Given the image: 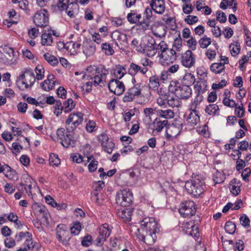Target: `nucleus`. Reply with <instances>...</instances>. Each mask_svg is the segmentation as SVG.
<instances>
[{"mask_svg":"<svg viewBox=\"0 0 251 251\" xmlns=\"http://www.w3.org/2000/svg\"><path fill=\"white\" fill-rule=\"evenodd\" d=\"M205 187L204 180L199 176L193 177L191 180L186 181L185 185L187 192L195 197L203 193Z\"/></svg>","mask_w":251,"mask_h":251,"instance_id":"obj_1","label":"nucleus"},{"mask_svg":"<svg viewBox=\"0 0 251 251\" xmlns=\"http://www.w3.org/2000/svg\"><path fill=\"white\" fill-rule=\"evenodd\" d=\"M169 91L174 93L178 99L186 100L189 98L192 94V89L189 86L181 85L176 81L170 82Z\"/></svg>","mask_w":251,"mask_h":251,"instance_id":"obj_2","label":"nucleus"},{"mask_svg":"<svg viewBox=\"0 0 251 251\" xmlns=\"http://www.w3.org/2000/svg\"><path fill=\"white\" fill-rule=\"evenodd\" d=\"M74 130L67 129L65 130L64 128H60L57 130V140L63 147L68 148L69 146L73 147L74 146Z\"/></svg>","mask_w":251,"mask_h":251,"instance_id":"obj_3","label":"nucleus"},{"mask_svg":"<svg viewBox=\"0 0 251 251\" xmlns=\"http://www.w3.org/2000/svg\"><path fill=\"white\" fill-rule=\"evenodd\" d=\"M34 74L32 70H26L18 77L17 83L22 90L31 88L35 81Z\"/></svg>","mask_w":251,"mask_h":251,"instance_id":"obj_4","label":"nucleus"},{"mask_svg":"<svg viewBox=\"0 0 251 251\" xmlns=\"http://www.w3.org/2000/svg\"><path fill=\"white\" fill-rule=\"evenodd\" d=\"M133 194L128 189L118 191L116 196V203L123 207H128L132 203Z\"/></svg>","mask_w":251,"mask_h":251,"instance_id":"obj_5","label":"nucleus"},{"mask_svg":"<svg viewBox=\"0 0 251 251\" xmlns=\"http://www.w3.org/2000/svg\"><path fill=\"white\" fill-rule=\"evenodd\" d=\"M108 70L101 64L98 65V68L96 74L92 77L93 79V85L95 86L100 85V86H104L106 84V79L108 75Z\"/></svg>","mask_w":251,"mask_h":251,"instance_id":"obj_6","label":"nucleus"},{"mask_svg":"<svg viewBox=\"0 0 251 251\" xmlns=\"http://www.w3.org/2000/svg\"><path fill=\"white\" fill-rule=\"evenodd\" d=\"M84 114L81 112L71 113L65 122L66 128L69 130H75L80 125L83 120Z\"/></svg>","mask_w":251,"mask_h":251,"instance_id":"obj_7","label":"nucleus"},{"mask_svg":"<svg viewBox=\"0 0 251 251\" xmlns=\"http://www.w3.org/2000/svg\"><path fill=\"white\" fill-rule=\"evenodd\" d=\"M141 85L139 83L134 85L128 89L125 94L123 101L124 102H130L134 100L141 98L143 95L141 93Z\"/></svg>","mask_w":251,"mask_h":251,"instance_id":"obj_8","label":"nucleus"},{"mask_svg":"<svg viewBox=\"0 0 251 251\" xmlns=\"http://www.w3.org/2000/svg\"><path fill=\"white\" fill-rule=\"evenodd\" d=\"M141 85L139 83L134 85L128 89L125 94L123 101L124 102H130L134 100L141 98L143 95L141 93Z\"/></svg>","mask_w":251,"mask_h":251,"instance_id":"obj_9","label":"nucleus"},{"mask_svg":"<svg viewBox=\"0 0 251 251\" xmlns=\"http://www.w3.org/2000/svg\"><path fill=\"white\" fill-rule=\"evenodd\" d=\"M182 129V123L179 120L174 121L171 125H169L166 128V138L168 140H173L180 133Z\"/></svg>","mask_w":251,"mask_h":251,"instance_id":"obj_10","label":"nucleus"},{"mask_svg":"<svg viewBox=\"0 0 251 251\" xmlns=\"http://www.w3.org/2000/svg\"><path fill=\"white\" fill-rule=\"evenodd\" d=\"M14 52L13 48L7 46L0 47V61L6 64L14 63Z\"/></svg>","mask_w":251,"mask_h":251,"instance_id":"obj_11","label":"nucleus"},{"mask_svg":"<svg viewBox=\"0 0 251 251\" xmlns=\"http://www.w3.org/2000/svg\"><path fill=\"white\" fill-rule=\"evenodd\" d=\"M178 210L180 214L183 217H189L196 213V205L195 202L192 201L182 202L180 205Z\"/></svg>","mask_w":251,"mask_h":251,"instance_id":"obj_12","label":"nucleus"},{"mask_svg":"<svg viewBox=\"0 0 251 251\" xmlns=\"http://www.w3.org/2000/svg\"><path fill=\"white\" fill-rule=\"evenodd\" d=\"M49 15L48 11L45 9L37 11L33 17L34 23L38 27L47 26L49 22Z\"/></svg>","mask_w":251,"mask_h":251,"instance_id":"obj_13","label":"nucleus"},{"mask_svg":"<svg viewBox=\"0 0 251 251\" xmlns=\"http://www.w3.org/2000/svg\"><path fill=\"white\" fill-rule=\"evenodd\" d=\"M56 238L63 245L68 246L71 238L69 231L64 225H59L56 228Z\"/></svg>","mask_w":251,"mask_h":251,"instance_id":"obj_14","label":"nucleus"},{"mask_svg":"<svg viewBox=\"0 0 251 251\" xmlns=\"http://www.w3.org/2000/svg\"><path fill=\"white\" fill-rule=\"evenodd\" d=\"M141 228L146 232L159 231L157 222L154 218L146 217L140 221Z\"/></svg>","mask_w":251,"mask_h":251,"instance_id":"obj_15","label":"nucleus"},{"mask_svg":"<svg viewBox=\"0 0 251 251\" xmlns=\"http://www.w3.org/2000/svg\"><path fill=\"white\" fill-rule=\"evenodd\" d=\"M98 230L99 235L96 241L97 246H100L103 244L111 234V227L108 224L105 223L100 226Z\"/></svg>","mask_w":251,"mask_h":251,"instance_id":"obj_16","label":"nucleus"},{"mask_svg":"<svg viewBox=\"0 0 251 251\" xmlns=\"http://www.w3.org/2000/svg\"><path fill=\"white\" fill-rule=\"evenodd\" d=\"M108 87L111 92L118 96L122 95L125 90L124 83L118 79H111L108 83Z\"/></svg>","mask_w":251,"mask_h":251,"instance_id":"obj_17","label":"nucleus"},{"mask_svg":"<svg viewBox=\"0 0 251 251\" xmlns=\"http://www.w3.org/2000/svg\"><path fill=\"white\" fill-rule=\"evenodd\" d=\"M111 37L115 41L116 44L120 49H123L127 46V38L126 34L115 30L112 32Z\"/></svg>","mask_w":251,"mask_h":251,"instance_id":"obj_18","label":"nucleus"},{"mask_svg":"<svg viewBox=\"0 0 251 251\" xmlns=\"http://www.w3.org/2000/svg\"><path fill=\"white\" fill-rule=\"evenodd\" d=\"M181 62L183 66L189 68L194 65L195 58L192 51L188 50L182 54Z\"/></svg>","mask_w":251,"mask_h":251,"instance_id":"obj_19","label":"nucleus"},{"mask_svg":"<svg viewBox=\"0 0 251 251\" xmlns=\"http://www.w3.org/2000/svg\"><path fill=\"white\" fill-rule=\"evenodd\" d=\"M82 52L87 56L93 55L96 50V47L95 43L91 40H85L83 42Z\"/></svg>","mask_w":251,"mask_h":251,"instance_id":"obj_20","label":"nucleus"},{"mask_svg":"<svg viewBox=\"0 0 251 251\" xmlns=\"http://www.w3.org/2000/svg\"><path fill=\"white\" fill-rule=\"evenodd\" d=\"M176 52L174 49H169L165 52L159 54L160 58L164 61H166L167 64L172 63L175 61L176 59Z\"/></svg>","mask_w":251,"mask_h":251,"instance_id":"obj_21","label":"nucleus"},{"mask_svg":"<svg viewBox=\"0 0 251 251\" xmlns=\"http://www.w3.org/2000/svg\"><path fill=\"white\" fill-rule=\"evenodd\" d=\"M150 6L156 13L162 14L165 10V2L163 0H151Z\"/></svg>","mask_w":251,"mask_h":251,"instance_id":"obj_22","label":"nucleus"},{"mask_svg":"<svg viewBox=\"0 0 251 251\" xmlns=\"http://www.w3.org/2000/svg\"><path fill=\"white\" fill-rule=\"evenodd\" d=\"M168 123V122L167 120L161 121L160 118H156L150 125V127L153 132H160L167 126Z\"/></svg>","mask_w":251,"mask_h":251,"instance_id":"obj_23","label":"nucleus"},{"mask_svg":"<svg viewBox=\"0 0 251 251\" xmlns=\"http://www.w3.org/2000/svg\"><path fill=\"white\" fill-rule=\"evenodd\" d=\"M159 231H151L146 232V235H139L138 238L148 245L154 243L157 238L156 233Z\"/></svg>","mask_w":251,"mask_h":251,"instance_id":"obj_24","label":"nucleus"},{"mask_svg":"<svg viewBox=\"0 0 251 251\" xmlns=\"http://www.w3.org/2000/svg\"><path fill=\"white\" fill-rule=\"evenodd\" d=\"M63 48L65 49L71 54L75 55L79 52L81 44L75 43L73 41L67 42L65 44L62 43Z\"/></svg>","mask_w":251,"mask_h":251,"instance_id":"obj_25","label":"nucleus"},{"mask_svg":"<svg viewBox=\"0 0 251 251\" xmlns=\"http://www.w3.org/2000/svg\"><path fill=\"white\" fill-rule=\"evenodd\" d=\"M53 79L54 76L52 75H49L47 79L41 83V88L46 91H49L53 89L55 82Z\"/></svg>","mask_w":251,"mask_h":251,"instance_id":"obj_26","label":"nucleus"},{"mask_svg":"<svg viewBox=\"0 0 251 251\" xmlns=\"http://www.w3.org/2000/svg\"><path fill=\"white\" fill-rule=\"evenodd\" d=\"M32 208L34 213L36 216L40 218H46L47 210L44 205L34 203L32 205Z\"/></svg>","mask_w":251,"mask_h":251,"instance_id":"obj_27","label":"nucleus"},{"mask_svg":"<svg viewBox=\"0 0 251 251\" xmlns=\"http://www.w3.org/2000/svg\"><path fill=\"white\" fill-rule=\"evenodd\" d=\"M148 70L147 67H142L140 65L134 63L130 64L128 69L129 73L132 75H136L138 72H140L144 75L146 74Z\"/></svg>","mask_w":251,"mask_h":251,"instance_id":"obj_28","label":"nucleus"},{"mask_svg":"<svg viewBox=\"0 0 251 251\" xmlns=\"http://www.w3.org/2000/svg\"><path fill=\"white\" fill-rule=\"evenodd\" d=\"M132 211L133 209L131 207L121 209L118 210V215L125 222H129L131 219Z\"/></svg>","mask_w":251,"mask_h":251,"instance_id":"obj_29","label":"nucleus"},{"mask_svg":"<svg viewBox=\"0 0 251 251\" xmlns=\"http://www.w3.org/2000/svg\"><path fill=\"white\" fill-rule=\"evenodd\" d=\"M186 118L187 124L190 126H195L200 122L198 111H191Z\"/></svg>","mask_w":251,"mask_h":251,"instance_id":"obj_30","label":"nucleus"},{"mask_svg":"<svg viewBox=\"0 0 251 251\" xmlns=\"http://www.w3.org/2000/svg\"><path fill=\"white\" fill-rule=\"evenodd\" d=\"M53 43V37L46 30L42 34L41 39V44L42 46H50Z\"/></svg>","mask_w":251,"mask_h":251,"instance_id":"obj_31","label":"nucleus"},{"mask_svg":"<svg viewBox=\"0 0 251 251\" xmlns=\"http://www.w3.org/2000/svg\"><path fill=\"white\" fill-rule=\"evenodd\" d=\"M91 200L98 205H101L103 204L104 201V197L103 194L97 191H93L91 193Z\"/></svg>","mask_w":251,"mask_h":251,"instance_id":"obj_32","label":"nucleus"},{"mask_svg":"<svg viewBox=\"0 0 251 251\" xmlns=\"http://www.w3.org/2000/svg\"><path fill=\"white\" fill-rule=\"evenodd\" d=\"M207 82L204 80H201L195 85V88L198 91L197 94L202 95L207 90Z\"/></svg>","mask_w":251,"mask_h":251,"instance_id":"obj_33","label":"nucleus"},{"mask_svg":"<svg viewBox=\"0 0 251 251\" xmlns=\"http://www.w3.org/2000/svg\"><path fill=\"white\" fill-rule=\"evenodd\" d=\"M150 37L148 36H144L140 41L138 46L136 48V50L141 53H143L144 50L147 48L149 45L148 43L150 41Z\"/></svg>","mask_w":251,"mask_h":251,"instance_id":"obj_34","label":"nucleus"},{"mask_svg":"<svg viewBox=\"0 0 251 251\" xmlns=\"http://www.w3.org/2000/svg\"><path fill=\"white\" fill-rule=\"evenodd\" d=\"M231 182L230 191L233 195L237 196L240 193L241 191L240 181L236 178H234Z\"/></svg>","mask_w":251,"mask_h":251,"instance_id":"obj_35","label":"nucleus"},{"mask_svg":"<svg viewBox=\"0 0 251 251\" xmlns=\"http://www.w3.org/2000/svg\"><path fill=\"white\" fill-rule=\"evenodd\" d=\"M157 115L161 118L167 120L168 119H171L174 116V112L171 109L161 110L159 109L157 111Z\"/></svg>","mask_w":251,"mask_h":251,"instance_id":"obj_36","label":"nucleus"},{"mask_svg":"<svg viewBox=\"0 0 251 251\" xmlns=\"http://www.w3.org/2000/svg\"><path fill=\"white\" fill-rule=\"evenodd\" d=\"M75 104L72 99L64 101L63 106L62 107V111L65 113H68L72 111L75 107Z\"/></svg>","mask_w":251,"mask_h":251,"instance_id":"obj_37","label":"nucleus"},{"mask_svg":"<svg viewBox=\"0 0 251 251\" xmlns=\"http://www.w3.org/2000/svg\"><path fill=\"white\" fill-rule=\"evenodd\" d=\"M149 87L152 90H157L160 86L159 78L156 75L151 77L149 79Z\"/></svg>","mask_w":251,"mask_h":251,"instance_id":"obj_38","label":"nucleus"},{"mask_svg":"<svg viewBox=\"0 0 251 251\" xmlns=\"http://www.w3.org/2000/svg\"><path fill=\"white\" fill-rule=\"evenodd\" d=\"M126 73L125 68L120 65L116 66L113 70V74L115 77H116V79H121Z\"/></svg>","mask_w":251,"mask_h":251,"instance_id":"obj_39","label":"nucleus"},{"mask_svg":"<svg viewBox=\"0 0 251 251\" xmlns=\"http://www.w3.org/2000/svg\"><path fill=\"white\" fill-rule=\"evenodd\" d=\"M203 100V96L202 95L197 94L195 97V100L192 102L190 105V111H198L196 109L199 107L200 103Z\"/></svg>","mask_w":251,"mask_h":251,"instance_id":"obj_40","label":"nucleus"},{"mask_svg":"<svg viewBox=\"0 0 251 251\" xmlns=\"http://www.w3.org/2000/svg\"><path fill=\"white\" fill-rule=\"evenodd\" d=\"M224 69L225 65L222 63H213L210 66V70L215 74H219Z\"/></svg>","mask_w":251,"mask_h":251,"instance_id":"obj_41","label":"nucleus"},{"mask_svg":"<svg viewBox=\"0 0 251 251\" xmlns=\"http://www.w3.org/2000/svg\"><path fill=\"white\" fill-rule=\"evenodd\" d=\"M183 82L184 85L189 86L193 84L195 81V76L191 73H186L183 77Z\"/></svg>","mask_w":251,"mask_h":251,"instance_id":"obj_42","label":"nucleus"},{"mask_svg":"<svg viewBox=\"0 0 251 251\" xmlns=\"http://www.w3.org/2000/svg\"><path fill=\"white\" fill-rule=\"evenodd\" d=\"M86 157L87 159V161L88 162H90V163L88 165V169L89 171L93 172L96 170L98 164V161L94 159L93 156L92 155H90L89 156H87Z\"/></svg>","mask_w":251,"mask_h":251,"instance_id":"obj_43","label":"nucleus"},{"mask_svg":"<svg viewBox=\"0 0 251 251\" xmlns=\"http://www.w3.org/2000/svg\"><path fill=\"white\" fill-rule=\"evenodd\" d=\"M141 19V14H136L135 13H129L127 15V19L131 24H136L138 22H139Z\"/></svg>","mask_w":251,"mask_h":251,"instance_id":"obj_44","label":"nucleus"},{"mask_svg":"<svg viewBox=\"0 0 251 251\" xmlns=\"http://www.w3.org/2000/svg\"><path fill=\"white\" fill-rule=\"evenodd\" d=\"M166 30L164 26H161L152 31L153 34L156 37L161 39L164 37L166 34Z\"/></svg>","mask_w":251,"mask_h":251,"instance_id":"obj_45","label":"nucleus"},{"mask_svg":"<svg viewBox=\"0 0 251 251\" xmlns=\"http://www.w3.org/2000/svg\"><path fill=\"white\" fill-rule=\"evenodd\" d=\"M155 49H156L153 46L152 43H151L148 46L145 50H144L143 53L149 57H152L157 52V50Z\"/></svg>","mask_w":251,"mask_h":251,"instance_id":"obj_46","label":"nucleus"},{"mask_svg":"<svg viewBox=\"0 0 251 251\" xmlns=\"http://www.w3.org/2000/svg\"><path fill=\"white\" fill-rule=\"evenodd\" d=\"M225 179V175L219 171H217L213 175V179L215 184L223 182Z\"/></svg>","mask_w":251,"mask_h":251,"instance_id":"obj_47","label":"nucleus"},{"mask_svg":"<svg viewBox=\"0 0 251 251\" xmlns=\"http://www.w3.org/2000/svg\"><path fill=\"white\" fill-rule=\"evenodd\" d=\"M44 57L46 60L51 65L55 66L58 63L57 58L49 53H45Z\"/></svg>","mask_w":251,"mask_h":251,"instance_id":"obj_48","label":"nucleus"},{"mask_svg":"<svg viewBox=\"0 0 251 251\" xmlns=\"http://www.w3.org/2000/svg\"><path fill=\"white\" fill-rule=\"evenodd\" d=\"M167 103L169 106L174 108L180 106V103L178 100L173 97H167Z\"/></svg>","mask_w":251,"mask_h":251,"instance_id":"obj_49","label":"nucleus"},{"mask_svg":"<svg viewBox=\"0 0 251 251\" xmlns=\"http://www.w3.org/2000/svg\"><path fill=\"white\" fill-rule=\"evenodd\" d=\"M219 107L216 104H210L206 106L205 108V112L210 115H212L216 114L219 111Z\"/></svg>","mask_w":251,"mask_h":251,"instance_id":"obj_50","label":"nucleus"},{"mask_svg":"<svg viewBox=\"0 0 251 251\" xmlns=\"http://www.w3.org/2000/svg\"><path fill=\"white\" fill-rule=\"evenodd\" d=\"M49 161L50 165L52 166H57L60 163L58 155L54 153L50 154Z\"/></svg>","mask_w":251,"mask_h":251,"instance_id":"obj_51","label":"nucleus"},{"mask_svg":"<svg viewBox=\"0 0 251 251\" xmlns=\"http://www.w3.org/2000/svg\"><path fill=\"white\" fill-rule=\"evenodd\" d=\"M211 40L210 38L207 37L206 36H204L201 38L199 41V44L201 48L205 49L211 44Z\"/></svg>","mask_w":251,"mask_h":251,"instance_id":"obj_52","label":"nucleus"},{"mask_svg":"<svg viewBox=\"0 0 251 251\" xmlns=\"http://www.w3.org/2000/svg\"><path fill=\"white\" fill-rule=\"evenodd\" d=\"M225 229L227 233L229 234H233L235 232L236 226L232 222L228 221L226 223Z\"/></svg>","mask_w":251,"mask_h":251,"instance_id":"obj_53","label":"nucleus"},{"mask_svg":"<svg viewBox=\"0 0 251 251\" xmlns=\"http://www.w3.org/2000/svg\"><path fill=\"white\" fill-rule=\"evenodd\" d=\"M102 50L104 53L108 55H112L114 52V50L112 47L110 46V44L107 43H103L101 45Z\"/></svg>","mask_w":251,"mask_h":251,"instance_id":"obj_54","label":"nucleus"},{"mask_svg":"<svg viewBox=\"0 0 251 251\" xmlns=\"http://www.w3.org/2000/svg\"><path fill=\"white\" fill-rule=\"evenodd\" d=\"M36 243L33 241L32 238V235L31 234V236H28L25 243L24 245L25 247H26L28 250H33L34 248L35 247Z\"/></svg>","mask_w":251,"mask_h":251,"instance_id":"obj_55","label":"nucleus"},{"mask_svg":"<svg viewBox=\"0 0 251 251\" xmlns=\"http://www.w3.org/2000/svg\"><path fill=\"white\" fill-rule=\"evenodd\" d=\"M81 229V225L80 222H76L73 224V226L71 227L70 231L72 234L74 235H77Z\"/></svg>","mask_w":251,"mask_h":251,"instance_id":"obj_56","label":"nucleus"},{"mask_svg":"<svg viewBox=\"0 0 251 251\" xmlns=\"http://www.w3.org/2000/svg\"><path fill=\"white\" fill-rule=\"evenodd\" d=\"M36 78L38 80H41L44 77L45 70L41 65H38L35 68Z\"/></svg>","mask_w":251,"mask_h":251,"instance_id":"obj_57","label":"nucleus"},{"mask_svg":"<svg viewBox=\"0 0 251 251\" xmlns=\"http://www.w3.org/2000/svg\"><path fill=\"white\" fill-rule=\"evenodd\" d=\"M197 131L200 134L205 137H208L210 135L208 127L205 125L198 127Z\"/></svg>","mask_w":251,"mask_h":251,"instance_id":"obj_58","label":"nucleus"},{"mask_svg":"<svg viewBox=\"0 0 251 251\" xmlns=\"http://www.w3.org/2000/svg\"><path fill=\"white\" fill-rule=\"evenodd\" d=\"M71 6L74 7L73 10H69V9L67 8L66 9V12L70 17L74 18L75 17V13L77 12L78 9V6L77 4H76V3L75 2H71Z\"/></svg>","mask_w":251,"mask_h":251,"instance_id":"obj_59","label":"nucleus"},{"mask_svg":"<svg viewBox=\"0 0 251 251\" xmlns=\"http://www.w3.org/2000/svg\"><path fill=\"white\" fill-rule=\"evenodd\" d=\"M169 48L168 45L166 44V43L164 41H161L157 45L155 50H157V51H158V53L160 54V53L165 52Z\"/></svg>","mask_w":251,"mask_h":251,"instance_id":"obj_60","label":"nucleus"},{"mask_svg":"<svg viewBox=\"0 0 251 251\" xmlns=\"http://www.w3.org/2000/svg\"><path fill=\"white\" fill-rule=\"evenodd\" d=\"M92 237L89 235H86L82 239L81 245L85 247H89L92 243Z\"/></svg>","mask_w":251,"mask_h":251,"instance_id":"obj_61","label":"nucleus"},{"mask_svg":"<svg viewBox=\"0 0 251 251\" xmlns=\"http://www.w3.org/2000/svg\"><path fill=\"white\" fill-rule=\"evenodd\" d=\"M114 146V143L110 140L106 142L105 144L102 145V147L104 151L108 153H112Z\"/></svg>","mask_w":251,"mask_h":251,"instance_id":"obj_62","label":"nucleus"},{"mask_svg":"<svg viewBox=\"0 0 251 251\" xmlns=\"http://www.w3.org/2000/svg\"><path fill=\"white\" fill-rule=\"evenodd\" d=\"M98 68V65H90V66L88 67L86 69L88 75H89L91 77H92V78L93 77L95 74H96Z\"/></svg>","mask_w":251,"mask_h":251,"instance_id":"obj_63","label":"nucleus"},{"mask_svg":"<svg viewBox=\"0 0 251 251\" xmlns=\"http://www.w3.org/2000/svg\"><path fill=\"white\" fill-rule=\"evenodd\" d=\"M191 230L188 231L189 234L195 237H199L200 236L199 228L198 226L193 225L191 226Z\"/></svg>","mask_w":251,"mask_h":251,"instance_id":"obj_64","label":"nucleus"}]
</instances>
